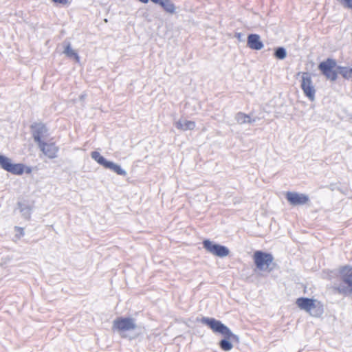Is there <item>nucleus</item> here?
<instances>
[{
    "instance_id": "f257e3e1",
    "label": "nucleus",
    "mask_w": 352,
    "mask_h": 352,
    "mask_svg": "<svg viewBox=\"0 0 352 352\" xmlns=\"http://www.w3.org/2000/svg\"><path fill=\"white\" fill-rule=\"evenodd\" d=\"M199 321L208 327L214 333H219L223 336L219 342L220 349L224 351H230L233 348L232 342L239 343V336L233 333L231 330L221 321L214 318L202 317Z\"/></svg>"
},
{
    "instance_id": "f03ea898",
    "label": "nucleus",
    "mask_w": 352,
    "mask_h": 352,
    "mask_svg": "<svg viewBox=\"0 0 352 352\" xmlns=\"http://www.w3.org/2000/svg\"><path fill=\"white\" fill-rule=\"evenodd\" d=\"M340 283L334 287L338 294L344 296L352 294V266L344 265L339 269Z\"/></svg>"
},
{
    "instance_id": "7ed1b4c3",
    "label": "nucleus",
    "mask_w": 352,
    "mask_h": 352,
    "mask_svg": "<svg viewBox=\"0 0 352 352\" xmlns=\"http://www.w3.org/2000/svg\"><path fill=\"white\" fill-rule=\"evenodd\" d=\"M252 258L256 267L260 271L267 270L271 272L276 264L273 263L274 256L271 253L256 250L254 252Z\"/></svg>"
},
{
    "instance_id": "20e7f679",
    "label": "nucleus",
    "mask_w": 352,
    "mask_h": 352,
    "mask_svg": "<svg viewBox=\"0 0 352 352\" xmlns=\"http://www.w3.org/2000/svg\"><path fill=\"white\" fill-rule=\"evenodd\" d=\"M137 327L135 319L131 317H117L112 324V330L119 333L122 338H126L123 333L135 330Z\"/></svg>"
},
{
    "instance_id": "39448f33",
    "label": "nucleus",
    "mask_w": 352,
    "mask_h": 352,
    "mask_svg": "<svg viewBox=\"0 0 352 352\" xmlns=\"http://www.w3.org/2000/svg\"><path fill=\"white\" fill-rule=\"evenodd\" d=\"M337 63L335 59L328 58L325 60L320 62L318 65V69L327 80L334 82L338 78V72Z\"/></svg>"
},
{
    "instance_id": "423d86ee",
    "label": "nucleus",
    "mask_w": 352,
    "mask_h": 352,
    "mask_svg": "<svg viewBox=\"0 0 352 352\" xmlns=\"http://www.w3.org/2000/svg\"><path fill=\"white\" fill-rule=\"evenodd\" d=\"M202 244L203 248L207 252L221 258L228 256L230 253V250L226 246L216 243L210 239L204 240Z\"/></svg>"
},
{
    "instance_id": "0eeeda50",
    "label": "nucleus",
    "mask_w": 352,
    "mask_h": 352,
    "mask_svg": "<svg viewBox=\"0 0 352 352\" xmlns=\"http://www.w3.org/2000/svg\"><path fill=\"white\" fill-rule=\"evenodd\" d=\"M300 87L305 96L311 101H314L315 100L316 89L313 85L310 73H302Z\"/></svg>"
},
{
    "instance_id": "6e6552de",
    "label": "nucleus",
    "mask_w": 352,
    "mask_h": 352,
    "mask_svg": "<svg viewBox=\"0 0 352 352\" xmlns=\"http://www.w3.org/2000/svg\"><path fill=\"white\" fill-rule=\"evenodd\" d=\"M30 130L34 141L37 144L43 142L45 138L48 133V129L43 122H34L30 125Z\"/></svg>"
},
{
    "instance_id": "1a4fd4ad",
    "label": "nucleus",
    "mask_w": 352,
    "mask_h": 352,
    "mask_svg": "<svg viewBox=\"0 0 352 352\" xmlns=\"http://www.w3.org/2000/svg\"><path fill=\"white\" fill-rule=\"evenodd\" d=\"M40 151L48 158L54 159L57 157L59 151V147L56 145L54 142L43 141L37 144Z\"/></svg>"
},
{
    "instance_id": "9d476101",
    "label": "nucleus",
    "mask_w": 352,
    "mask_h": 352,
    "mask_svg": "<svg viewBox=\"0 0 352 352\" xmlns=\"http://www.w3.org/2000/svg\"><path fill=\"white\" fill-rule=\"evenodd\" d=\"M25 166L23 164H14L12 160L5 156L1 168L12 174L21 175L25 171Z\"/></svg>"
},
{
    "instance_id": "9b49d317",
    "label": "nucleus",
    "mask_w": 352,
    "mask_h": 352,
    "mask_svg": "<svg viewBox=\"0 0 352 352\" xmlns=\"http://www.w3.org/2000/svg\"><path fill=\"white\" fill-rule=\"evenodd\" d=\"M286 199L293 206L304 205L309 201L308 195L296 192H287Z\"/></svg>"
},
{
    "instance_id": "f8f14e48",
    "label": "nucleus",
    "mask_w": 352,
    "mask_h": 352,
    "mask_svg": "<svg viewBox=\"0 0 352 352\" xmlns=\"http://www.w3.org/2000/svg\"><path fill=\"white\" fill-rule=\"evenodd\" d=\"M247 45L254 50H260L264 46L263 41L261 40V36L257 34H250L248 36Z\"/></svg>"
},
{
    "instance_id": "ddd939ff",
    "label": "nucleus",
    "mask_w": 352,
    "mask_h": 352,
    "mask_svg": "<svg viewBox=\"0 0 352 352\" xmlns=\"http://www.w3.org/2000/svg\"><path fill=\"white\" fill-rule=\"evenodd\" d=\"M152 2L160 6L167 13L174 14L175 12L176 7L172 0H152Z\"/></svg>"
},
{
    "instance_id": "4468645a",
    "label": "nucleus",
    "mask_w": 352,
    "mask_h": 352,
    "mask_svg": "<svg viewBox=\"0 0 352 352\" xmlns=\"http://www.w3.org/2000/svg\"><path fill=\"white\" fill-rule=\"evenodd\" d=\"M316 299L307 298V297H300L296 300L297 306L302 310H305L307 312L310 311L311 307L313 306V303Z\"/></svg>"
},
{
    "instance_id": "2eb2a0df",
    "label": "nucleus",
    "mask_w": 352,
    "mask_h": 352,
    "mask_svg": "<svg viewBox=\"0 0 352 352\" xmlns=\"http://www.w3.org/2000/svg\"><path fill=\"white\" fill-rule=\"evenodd\" d=\"M312 305L308 313L313 317H320L324 313L322 303L318 300H315Z\"/></svg>"
},
{
    "instance_id": "dca6fc26",
    "label": "nucleus",
    "mask_w": 352,
    "mask_h": 352,
    "mask_svg": "<svg viewBox=\"0 0 352 352\" xmlns=\"http://www.w3.org/2000/svg\"><path fill=\"white\" fill-rule=\"evenodd\" d=\"M64 51L63 53L67 57L74 59L76 62L80 61V56L72 48L70 42L64 41Z\"/></svg>"
},
{
    "instance_id": "f3484780",
    "label": "nucleus",
    "mask_w": 352,
    "mask_h": 352,
    "mask_svg": "<svg viewBox=\"0 0 352 352\" xmlns=\"http://www.w3.org/2000/svg\"><path fill=\"white\" fill-rule=\"evenodd\" d=\"M234 118L239 124H252L257 120L256 118H252L249 115L241 111L236 113Z\"/></svg>"
},
{
    "instance_id": "a211bd4d",
    "label": "nucleus",
    "mask_w": 352,
    "mask_h": 352,
    "mask_svg": "<svg viewBox=\"0 0 352 352\" xmlns=\"http://www.w3.org/2000/svg\"><path fill=\"white\" fill-rule=\"evenodd\" d=\"M175 126L177 129L183 131L192 130L195 127V122L190 120H179L176 122Z\"/></svg>"
},
{
    "instance_id": "6ab92c4d",
    "label": "nucleus",
    "mask_w": 352,
    "mask_h": 352,
    "mask_svg": "<svg viewBox=\"0 0 352 352\" xmlns=\"http://www.w3.org/2000/svg\"><path fill=\"white\" fill-rule=\"evenodd\" d=\"M107 168V169H109L112 171H113L114 173H116L117 175H121V176H126L127 173L126 172V170H124L120 165L118 164H116L111 161H109L108 164L107 165L106 168Z\"/></svg>"
},
{
    "instance_id": "aec40b11",
    "label": "nucleus",
    "mask_w": 352,
    "mask_h": 352,
    "mask_svg": "<svg viewBox=\"0 0 352 352\" xmlns=\"http://www.w3.org/2000/svg\"><path fill=\"white\" fill-rule=\"evenodd\" d=\"M91 157L93 160H94L98 164L102 166L104 168H106L107 165L109 163V160H107L104 157L100 155V153L96 151H92L91 153Z\"/></svg>"
},
{
    "instance_id": "412c9836",
    "label": "nucleus",
    "mask_w": 352,
    "mask_h": 352,
    "mask_svg": "<svg viewBox=\"0 0 352 352\" xmlns=\"http://www.w3.org/2000/svg\"><path fill=\"white\" fill-rule=\"evenodd\" d=\"M337 70L345 80L352 79V68L340 65L338 66Z\"/></svg>"
},
{
    "instance_id": "4be33fe9",
    "label": "nucleus",
    "mask_w": 352,
    "mask_h": 352,
    "mask_svg": "<svg viewBox=\"0 0 352 352\" xmlns=\"http://www.w3.org/2000/svg\"><path fill=\"white\" fill-rule=\"evenodd\" d=\"M274 56L278 60H283L287 56L286 49L283 47H278L275 48Z\"/></svg>"
},
{
    "instance_id": "5701e85b",
    "label": "nucleus",
    "mask_w": 352,
    "mask_h": 352,
    "mask_svg": "<svg viewBox=\"0 0 352 352\" xmlns=\"http://www.w3.org/2000/svg\"><path fill=\"white\" fill-rule=\"evenodd\" d=\"M18 205L22 215L25 219H29L30 217V208L27 205L21 203H19Z\"/></svg>"
},
{
    "instance_id": "b1692460",
    "label": "nucleus",
    "mask_w": 352,
    "mask_h": 352,
    "mask_svg": "<svg viewBox=\"0 0 352 352\" xmlns=\"http://www.w3.org/2000/svg\"><path fill=\"white\" fill-rule=\"evenodd\" d=\"M344 8L352 9V0H340L339 1Z\"/></svg>"
},
{
    "instance_id": "393cba45",
    "label": "nucleus",
    "mask_w": 352,
    "mask_h": 352,
    "mask_svg": "<svg viewBox=\"0 0 352 352\" xmlns=\"http://www.w3.org/2000/svg\"><path fill=\"white\" fill-rule=\"evenodd\" d=\"M243 34L241 32H236L235 33V37L239 41H243Z\"/></svg>"
},
{
    "instance_id": "a878e982",
    "label": "nucleus",
    "mask_w": 352,
    "mask_h": 352,
    "mask_svg": "<svg viewBox=\"0 0 352 352\" xmlns=\"http://www.w3.org/2000/svg\"><path fill=\"white\" fill-rule=\"evenodd\" d=\"M52 1L56 3H60V4H63V5L66 4L68 1V0H52Z\"/></svg>"
},
{
    "instance_id": "bb28decb",
    "label": "nucleus",
    "mask_w": 352,
    "mask_h": 352,
    "mask_svg": "<svg viewBox=\"0 0 352 352\" xmlns=\"http://www.w3.org/2000/svg\"><path fill=\"white\" fill-rule=\"evenodd\" d=\"M5 156L4 155H2L0 153V167L1 168L2 167V165H3V161H4V158H5Z\"/></svg>"
},
{
    "instance_id": "cd10ccee",
    "label": "nucleus",
    "mask_w": 352,
    "mask_h": 352,
    "mask_svg": "<svg viewBox=\"0 0 352 352\" xmlns=\"http://www.w3.org/2000/svg\"><path fill=\"white\" fill-rule=\"evenodd\" d=\"M15 230H19L21 235H24L23 229L21 227L15 226Z\"/></svg>"
},
{
    "instance_id": "c85d7f7f",
    "label": "nucleus",
    "mask_w": 352,
    "mask_h": 352,
    "mask_svg": "<svg viewBox=\"0 0 352 352\" xmlns=\"http://www.w3.org/2000/svg\"><path fill=\"white\" fill-rule=\"evenodd\" d=\"M27 174H30L32 173V168L30 166H25V171Z\"/></svg>"
},
{
    "instance_id": "c756f323",
    "label": "nucleus",
    "mask_w": 352,
    "mask_h": 352,
    "mask_svg": "<svg viewBox=\"0 0 352 352\" xmlns=\"http://www.w3.org/2000/svg\"><path fill=\"white\" fill-rule=\"evenodd\" d=\"M138 1H140L142 3H148V1L150 0H138Z\"/></svg>"
},
{
    "instance_id": "7c9ffc66",
    "label": "nucleus",
    "mask_w": 352,
    "mask_h": 352,
    "mask_svg": "<svg viewBox=\"0 0 352 352\" xmlns=\"http://www.w3.org/2000/svg\"><path fill=\"white\" fill-rule=\"evenodd\" d=\"M338 1H340V0H338Z\"/></svg>"
}]
</instances>
